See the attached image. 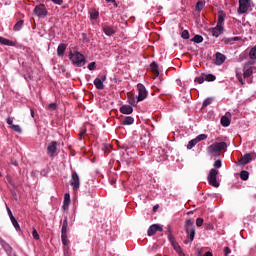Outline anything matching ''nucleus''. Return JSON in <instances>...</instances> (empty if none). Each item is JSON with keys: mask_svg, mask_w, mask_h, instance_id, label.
Here are the masks:
<instances>
[{"mask_svg": "<svg viewBox=\"0 0 256 256\" xmlns=\"http://www.w3.org/2000/svg\"><path fill=\"white\" fill-rule=\"evenodd\" d=\"M227 149V143L225 142H214L212 145L206 148L208 155H213V157H219L221 151Z\"/></svg>", "mask_w": 256, "mask_h": 256, "instance_id": "obj_1", "label": "nucleus"}, {"mask_svg": "<svg viewBox=\"0 0 256 256\" xmlns=\"http://www.w3.org/2000/svg\"><path fill=\"white\" fill-rule=\"evenodd\" d=\"M185 231L187 233V240H185L184 243L185 245H189V243H193L195 240V223L193 220H186Z\"/></svg>", "mask_w": 256, "mask_h": 256, "instance_id": "obj_2", "label": "nucleus"}, {"mask_svg": "<svg viewBox=\"0 0 256 256\" xmlns=\"http://www.w3.org/2000/svg\"><path fill=\"white\" fill-rule=\"evenodd\" d=\"M69 58L76 67H83L85 65V56L81 52H70Z\"/></svg>", "mask_w": 256, "mask_h": 256, "instance_id": "obj_3", "label": "nucleus"}, {"mask_svg": "<svg viewBox=\"0 0 256 256\" xmlns=\"http://www.w3.org/2000/svg\"><path fill=\"white\" fill-rule=\"evenodd\" d=\"M217 175H219V171L212 168L207 177L209 185L215 187L216 189L220 185L219 181H217Z\"/></svg>", "mask_w": 256, "mask_h": 256, "instance_id": "obj_4", "label": "nucleus"}, {"mask_svg": "<svg viewBox=\"0 0 256 256\" xmlns=\"http://www.w3.org/2000/svg\"><path fill=\"white\" fill-rule=\"evenodd\" d=\"M67 227H69V223H68L67 217H66L63 220L62 230H61V241H62V245H64V247H67V245H69V239L67 238Z\"/></svg>", "mask_w": 256, "mask_h": 256, "instance_id": "obj_5", "label": "nucleus"}, {"mask_svg": "<svg viewBox=\"0 0 256 256\" xmlns=\"http://www.w3.org/2000/svg\"><path fill=\"white\" fill-rule=\"evenodd\" d=\"M251 5H253V2L251 0H239V8H238L239 15H243L244 13H247V11L251 9Z\"/></svg>", "mask_w": 256, "mask_h": 256, "instance_id": "obj_6", "label": "nucleus"}, {"mask_svg": "<svg viewBox=\"0 0 256 256\" xmlns=\"http://www.w3.org/2000/svg\"><path fill=\"white\" fill-rule=\"evenodd\" d=\"M70 185L73 188V191H78L81 187V179L79 178V174L75 171H72L71 173Z\"/></svg>", "mask_w": 256, "mask_h": 256, "instance_id": "obj_7", "label": "nucleus"}, {"mask_svg": "<svg viewBox=\"0 0 256 256\" xmlns=\"http://www.w3.org/2000/svg\"><path fill=\"white\" fill-rule=\"evenodd\" d=\"M137 89H138V101H145V99H147V95H149V92H147V88H145V85L139 83L137 85Z\"/></svg>", "mask_w": 256, "mask_h": 256, "instance_id": "obj_8", "label": "nucleus"}, {"mask_svg": "<svg viewBox=\"0 0 256 256\" xmlns=\"http://www.w3.org/2000/svg\"><path fill=\"white\" fill-rule=\"evenodd\" d=\"M47 13V7H45V4H39L34 8V14H36V16L40 19L43 17H47Z\"/></svg>", "mask_w": 256, "mask_h": 256, "instance_id": "obj_9", "label": "nucleus"}, {"mask_svg": "<svg viewBox=\"0 0 256 256\" xmlns=\"http://www.w3.org/2000/svg\"><path fill=\"white\" fill-rule=\"evenodd\" d=\"M57 145H59L57 141L50 142L47 146V155L55 157V153H57Z\"/></svg>", "mask_w": 256, "mask_h": 256, "instance_id": "obj_10", "label": "nucleus"}, {"mask_svg": "<svg viewBox=\"0 0 256 256\" xmlns=\"http://www.w3.org/2000/svg\"><path fill=\"white\" fill-rule=\"evenodd\" d=\"M253 159H256L255 153H248L245 154L239 161L240 165H247V163H251Z\"/></svg>", "mask_w": 256, "mask_h": 256, "instance_id": "obj_11", "label": "nucleus"}, {"mask_svg": "<svg viewBox=\"0 0 256 256\" xmlns=\"http://www.w3.org/2000/svg\"><path fill=\"white\" fill-rule=\"evenodd\" d=\"M157 231H163V226L160 224H153L148 228L147 235L148 237H153Z\"/></svg>", "mask_w": 256, "mask_h": 256, "instance_id": "obj_12", "label": "nucleus"}, {"mask_svg": "<svg viewBox=\"0 0 256 256\" xmlns=\"http://www.w3.org/2000/svg\"><path fill=\"white\" fill-rule=\"evenodd\" d=\"M105 81H107V76H101V78H96L94 80V85L96 87V89H99L100 91L105 89V85L103 83H105Z\"/></svg>", "mask_w": 256, "mask_h": 256, "instance_id": "obj_13", "label": "nucleus"}, {"mask_svg": "<svg viewBox=\"0 0 256 256\" xmlns=\"http://www.w3.org/2000/svg\"><path fill=\"white\" fill-rule=\"evenodd\" d=\"M253 62L249 61L244 65V78L247 79V77H251L253 75Z\"/></svg>", "mask_w": 256, "mask_h": 256, "instance_id": "obj_14", "label": "nucleus"}, {"mask_svg": "<svg viewBox=\"0 0 256 256\" xmlns=\"http://www.w3.org/2000/svg\"><path fill=\"white\" fill-rule=\"evenodd\" d=\"M229 117H231V113L229 112H227L225 116L221 117L220 123L222 127H229L231 125V119H229Z\"/></svg>", "mask_w": 256, "mask_h": 256, "instance_id": "obj_15", "label": "nucleus"}, {"mask_svg": "<svg viewBox=\"0 0 256 256\" xmlns=\"http://www.w3.org/2000/svg\"><path fill=\"white\" fill-rule=\"evenodd\" d=\"M103 32L105 33V35H107V37H113V35H115L116 33V30L113 26L104 25Z\"/></svg>", "mask_w": 256, "mask_h": 256, "instance_id": "obj_16", "label": "nucleus"}, {"mask_svg": "<svg viewBox=\"0 0 256 256\" xmlns=\"http://www.w3.org/2000/svg\"><path fill=\"white\" fill-rule=\"evenodd\" d=\"M226 17H227V14L223 10H220L218 12L217 25H219L220 27H223V25L225 24V18Z\"/></svg>", "mask_w": 256, "mask_h": 256, "instance_id": "obj_17", "label": "nucleus"}, {"mask_svg": "<svg viewBox=\"0 0 256 256\" xmlns=\"http://www.w3.org/2000/svg\"><path fill=\"white\" fill-rule=\"evenodd\" d=\"M223 26L220 25H216V27L210 29V33L211 35H213V37H219V35H221V33H223Z\"/></svg>", "mask_w": 256, "mask_h": 256, "instance_id": "obj_18", "label": "nucleus"}, {"mask_svg": "<svg viewBox=\"0 0 256 256\" xmlns=\"http://www.w3.org/2000/svg\"><path fill=\"white\" fill-rule=\"evenodd\" d=\"M225 55L221 54V52L216 53V60H215V65H222L225 63Z\"/></svg>", "mask_w": 256, "mask_h": 256, "instance_id": "obj_19", "label": "nucleus"}, {"mask_svg": "<svg viewBox=\"0 0 256 256\" xmlns=\"http://www.w3.org/2000/svg\"><path fill=\"white\" fill-rule=\"evenodd\" d=\"M120 113H123V115H131V113H133V107L129 105H123L120 107Z\"/></svg>", "mask_w": 256, "mask_h": 256, "instance_id": "obj_20", "label": "nucleus"}, {"mask_svg": "<svg viewBox=\"0 0 256 256\" xmlns=\"http://www.w3.org/2000/svg\"><path fill=\"white\" fill-rule=\"evenodd\" d=\"M67 49V45L65 44H60L57 48V55L58 57H62V55L65 54V51Z\"/></svg>", "mask_w": 256, "mask_h": 256, "instance_id": "obj_21", "label": "nucleus"}, {"mask_svg": "<svg viewBox=\"0 0 256 256\" xmlns=\"http://www.w3.org/2000/svg\"><path fill=\"white\" fill-rule=\"evenodd\" d=\"M70 203H71V195L69 193H66L64 195V204H63L64 209H68Z\"/></svg>", "mask_w": 256, "mask_h": 256, "instance_id": "obj_22", "label": "nucleus"}, {"mask_svg": "<svg viewBox=\"0 0 256 256\" xmlns=\"http://www.w3.org/2000/svg\"><path fill=\"white\" fill-rule=\"evenodd\" d=\"M167 235L168 241H170L171 245H175L177 241L175 240V236H173V234L171 233V226H168Z\"/></svg>", "mask_w": 256, "mask_h": 256, "instance_id": "obj_23", "label": "nucleus"}, {"mask_svg": "<svg viewBox=\"0 0 256 256\" xmlns=\"http://www.w3.org/2000/svg\"><path fill=\"white\" fill-rule=\"evenodd\" d=\"M239 37L224 38L222 41L225 45H233L235 41H239Z\"/></svg>", "mask_w": 256, "mask_h": 256, "instance_id": "obj_24", "label": "nucleus"}, {"mask_svg": "<svg viewBox=\"0 0 256 256\" xmlns=\"http://www.w3.org/2000/svg\"><path fill=\"white\" fill-rule=\"evenodd\" d=\"M0 44L1 45H6L7 47H13V41L7 39V38H3L0 36Z\"/></svg>", "mask_w": 256, "mask_h": 256, "instance_id": "obj_25", "label": "nucleus"}, {"mask_svg": "<svg viewBox=\"0 0 256 256\" xmlns=\"http://www.w3.org/2000/svg\"><path fill=\"white\" fill-rule=\"evenodd\" d=\"M133 123H135V119L131 116L125 117L122 121V125H133Z\"/></svg>", "mask_w": 256, "mask_h": 256, "instance_id": "obj_26", "label": "nucleus"}, {"mask_svg": "<svg viewBox=\"0 0 256 256\" xmlns=\"http://www.w3.org/2000/svg\"><path fill=\"white\" fill-rule=\"evenodd\" d=\"M150 68L152 69V73H154V75H159V66L156 64V62H152L150 64Z\"/></svg>", "mask_w": 256, "mask_h": 256, "instance_id": "obj_27", "label": "nucleus"}, {"mask_svg": "<svg viewBox=\"0 0 256 256\" xmlns=\"http://www.w3.org/2000/svg\"><path fill=\"white\" fill-rule=\"evenodd\" d=\"M24 23H25V22H24L23 20L18 21V22L14 25L13 31H21V29H23V24H24Z\"/></svg>", "mask_w": 256, "mask_h": 256, "instance_id": "obj_28", "label": "nucleus"}, {"mask_svg": "<svg viewBox=\"0 0 256 256\" xmlns=\"http://www.w3.org/2000/svg\"><path fill=\"white\" fill-rule=\"evenodd\" d=\"M211 103H213V98L212 97H208L203 101L202 104V109H205V107H209V105H211Z\"/></svg>", "mask_w": 256, "mask_h": 256, "instance_id": "obj_29", "label": "nucleus"}, {"mask_svg": "<svg viewBox=\"0 0 256 256\" xmlns=\"http://www.w3.org/2000/svg\"><path fill=\"white\" fill-rule=\"evenodd\" d=\"M13 227L16 229V231H21V226L19 225V222H17L16 218L10 219Z\"/></svg>", "mask_w": 256, "mask_h": 256, "instance_id": "obj_30", "label": "nucleus"}, {"mask_svg": "<svg viewBox=\"0 0 256 256\" xmlns=\"http://www.w3.org/2000/svg\"><path fill=\"white\" fill-rule=\"evenodd\" d=\"M128 103L133 107H137V103H139V98L137 97V100H136L135 97H130L128 98Z\"/></svg>", "mask_w": 256, "mask_h": 256, "instance_id": "obj_31", "label": "nucleus"}, {"mask_svg": "<svg viewBox=\"0 0 256 256\" xmlns=\"http://www.w3.org/2000/svg\"><path fill=\"white\" fill-rule=\"evenodd\" d=\"M240 179H242V181H247V179H249V172L245 170L241 171Z\"/></svg>", "mask_w": 256, "mask_h": 256, "instance_id": "obj_32", "label": "nucleus"}, {"mask_svg": "<svg viewBox=\"0 0 256 256\" xmlns=\"http://www.w3.org/2000/svg\"><path fill=\"white\" fill-rule=\"evenodd\" d=\"M173 249L178 253V255H183V250L181 249V246L176 242V244H172Z\"/></svg>", "mask_w": 256, "mask_h": 256, "instance_id": "obj_33", "label": "nucleus"}, {"mask_svg": "<svg viewBox=\"0 0 256 256\" xmlns=\"http://www.w3.org/2000/svg\"><path fill=\"white\" fill-rule=\"evenodd\" d=\"M249 57L252 60H256V46L252 47L249 52Z\"/></svg>", "mask_w": 256, "mask_h": 256, "instance_id": "obj_34", "label": "nucleus"}, {"mask_svg": "<svg viewBox=\"0 0 256 256\" xmlns=\"http://www.w3.org/2000/svg\"><path fill=\"white\" fill-rule=\"evenodd\" d=\"M204 79L205 81L211 82V81H215L217 77L213 74H204Z\"/></svg>", "mask_w": 256, "mask_h": 256, "instance_id": "obj_35", "label": "nucleus"}, {"mask_svg": "<svg viewBox=\"0 0 256 256\" xmlns=\"http://www.w3.org/2000/svg\"><path fill=\"white\" fill-rule=\"evenodd\" d=\"M191 41H193L194 43H203V36L201 35H195Z\"/></svg>", "mask_w": 256, "mask_h": 256, "instance_id": "obj_36", "label": "nucleus"}, {"mask_svg": "<svg viewBox=\"0 0 256 256\" xmlns=\"http://www.w3.org/2000/svg\"><path fill=\"white\" fill-rule=\"evenodd\" d=\"M197 143L198 142H197L196 138L190 140L188 142L187 149H193V147H195V145H197Z\"/></svg>", "mask_w": 256, "mask_h": 256, "instance_id": "obj_37", "label": "nucleus"}, {"mask_svg": "<svg viewBox=\"0 0 256 256\" xmlns=\"http://www.w3.org/2000/svg\"><path fill=\"white\" fill-rule=\"evenodd\" d=\"M203 7H205V2L198 1L197 4H196V11H199V12L202 11Z\"/></svg>", "mask_w": 256, "mask_h": 256, "instance_id": "obj_38", "label": "nucleus"}, {"mask_svg": "<svg viewBox=\"0 0 256 256\" xmlns=\"http://www.w3.org/2000/svg\"><path fill=\"white\" fill-rule=\"evenodd\" d=\"M195 83H198L199 85H202V83H205V76L202 74V76L195 78Z\"/></svg>", "mask_w": 256, "mask_h": 256, "instance_id": "obj_39", "label": "nucleus"}, {"mask_svg": "<svg viewBox=\"0 0 256 256\" xmlns=\"http://www.w3.org/2000/svg\"><path fill=\"white\" fill-rule=\"evenodd\" d=\"M32 237H33V239H35L36 241H39V239H40L39 232H37V229H35V228H33Z\"/></svg>", "mask_w": 256, "mask_h": 256, "instance_id": "obj_40", "label": "nucleus"}, {"mask_svg": "<svg viewBox=\"0 0 256 256\" xmlns=\"http://www.w3.org/2000/svg\"><path fill=\"white\" fill-rule=\"evenodd\" d=\"M10 129H12L13 131H15L16 133H22V130H21V126H19V125H12L11 127H10Z\"/></svg>", "mask_w": 256, "mask_h": 256, "instance_id": "obj_41", "label": "nucleus"}, {"mask_svg": "<svg viewBox=\"0 0 256 256\" xmlns=\"http://www.w3.org/2000/svg\"><path fill=\"white\" fill-rule=\"evenodd\" d=\"M236 77L239 81V83H241L242 85H244L245 82H243V77L241 76V72H239V70H236Z\"/></svg>", "mask_w": 256, "mask_h": 256, "instance_id": "obj_42", "label": "nucleus"}, {"mask_svg": "<svg viewBox=\"0 0 256 256\" xmlns=\"http://www.w3.org/2000/svg\"><path fill=\"white\" fill-rule=\"evenodd\" d=\"M195 139L199 143V141H205V139H207V135L206 134H200Z\"/></svg>", "mask_w": 256, "mask_h": 256, "instance_id": "obj_43", "label": "nucleus"}, {"mask_svg": "<svg viewBox=\"0 0 256 256\" xmlns=\"http://www.w3.org/2000/svg\"><path fill=\"white\" fill-rule=\"evenodd\" d=\"M90 19H93V20L99 19V12L98 11L92 12L90 14Z\"/></svg>", "mask_w": 256, "mask_h": 256, "instance_id": "obj_44", "label": "nucleus"}, {"mask_svg": "<svg viewBox=\"0 0 256 256\" xmlns=\"http://www.w3.org/2000/svg\"><path fill=\"white\" fill-rule=\"evenodd\" d=\"M181 37L182 39H189V31L188 30L182 31Z\"/></svg>", "mask_w": 256, "mask_h": 256, "instance_id": "obj_45", "label": "nucleus"}, {"mask_svg": "<svg viewBox=\"0 0 256 256\" xmlns=\"http://www.w3.org/2000/svg\"><path fill=\"white\" fill-rule=\"evenodd\" d=\"M216 169H221L222 163L221 160H216L213 165Z\"/></svg>", "mask_w": 256, "mask_h": 256, "instance_id": "obj_46", "label": "nucleus"}, {"mask_svg": "<svg viewBox=\"0 0 256 256\" xmlns=\"http://www.w3.org/2000/svg\"><path fill=\"white\" fill-rule=\"evenodd\" d=\"M6 211L8 213V216L10 217V220L15 218V216H13V212H11V208L7 206Z\"/></svg>", "mask_w": 256, "mask_h": 256, "instance_id": "obj_47", "label": "nucleus"}, {"mask_svg": "<svg viewBox=\"0 0 256 256\" xmlns=\"http://www.w3.org/2000/svg\"><path fill=\"white\" fill-rule=\"evenodd\" d=\"M203 218H197L196 220V225L197 227H202L203 226Z\"/></svg>", "mask_w": 256, "mask_h": 256, "instance_id": "obj_48", "label": "nucleus"}, {"mask_svg": "<svg viewBox=\"0 0 256 256\" xmlns=\"http://www.w3.org/2000/svg\"><path fill=\"white\" fill-rule=\"evenodd\" d=\"M224 253H225V256L231 255V248L230 247H225L224 248Z\"/></svg>", "mask_w": 256, "mask_h": 256, "instance_id": "obj_49", "label": "nucleus"}, {"mask_svg": "<svg viewBox=\"0 0 256 256\" xmlns=\"http://www.w3.org/2000/svg\"><path fill=\"white\" fill-rule=\"evenodd\" d=\"M88 69H89V71H95V62H91V63L88 65Z\"/></svg>", "mask_w": 256, "mask_h": 256, "instance_id": "obj_50", "label": "nucleus"}, {"mask_svg": "<svg viewBox=\"0 0 256 256\" xmlns=\"http://www.w3.org/2000/svg\"><path fill=\"white\" fill-rule=\"evenodd\" d=\"M48 108H49L51 111H55V109H57V104L51 103V104H49Z\"/></svg>", "mask_w": 256, "mask_h": 256, "instance_id": "obj_51", "label": "nucleus"}, {"mask_svg": "<svg viewBox=\"0 0 256 256\" xmlns=\"http://www.w3.org/2000/svg\"><path fill=\"white\" fill-rule=\"evenodd\" d=\"M7 123L10 125V128L13 127V117H8L7 118Z\"/></svg>", "mask_w": 256, "mask_h": 256, "instance_id": "obj_52", "label": "nucleus"}, {"mask_svg": "<svg viewBox=\"0 0 256 256\" xmlns=\"http://www.w3.org/2000/svg\"><path fill=\"white\" fill-rule=\"evenodd\" d=\"M106 3H113L117 7V2L115 0H105Z\"/></svg>", "mask_w": 256, "mask_h": 256, "instance_id": "obj_53", "label": "nucleus"}, {"mask_svg": "<svg viewBox=\"0 0 256 256\" xmlns=\"http://www.w3.org/2000/svg\"><path fill=\"white\" fill-rule=\"evenodd\" d=\"M85 133H87V129H83L82 131H80V137H83Z\"/></svg>", "mask_w": 256, "mask_h": 256, "instance_id": "obj_54", "label": "nucleus"}, {"mask_svg": "<svg viewBox=\"0 0 256 256\" xmlns=\"http://www.w3.org/2000/svg\"><path fill=\"white\" fill-rule=\"evenodd\" d=\"M204 256H213V253H211L210 251H208V252H206V253L204 254Z\"/></svg>", "mask_w": 256, "mask_h": 256, "instance_id": "obj_55", "label": "nucleus"}, {"mask_svg": "<svg viewBox=\"0 0 256 256\" xmlns=\"http://www.w3.org/2000/svg\"><path fill=\"white\" fill-rule=\"evenodd\" d=\"M31 113V117H35V112L33 111V109L30 110Z\"/></svg>", "mask_w": 256, "mask_h": 256, "instance_id": "obj_56", "label": "nucleus"}, {"mask_svg": "<svg viewBox=\"0 0 256 256\" xmlns=\"http://www.w3.org/2000/svg\"><path fill=\"white\" fill-rule=\"evenodd\" d=\"M157 209H159L158 205L153 207V211H157Z\"/></svg>", "mask_w": 256, "mask_h": 256, "instance_id": "obj_57", "label": "nucleus"}, {"mask_svg": "<svg viewBox=\"0 0 256 256\" xmlns=\"http://www.w3.org/2000/svg\"><path fill=\"white\" fill-rule=\"evenodd\" d=\"M82 35H83V37H87V34H85V33H83Z\"/></svg>", "mask_w": 256, "mask_h": 256, "instance_id": "obj_58", "label": "nucleus"}, {"mask_svg": "<svg viewBox=\"0 0 256 256\" xmlns=\"http://www.w3.org/2000/svg\"><path fill=\"white\" fill-rule=\"evenodd\" d=\"M180 256H185V254H183V252H182V254H179Z\"/></svg>", "mask_w": 256, "mask_h": 256, "instance_id": "obj_59", "label": "nucleus"}, {"mask_svg": "<svg viewBox=\"0 0 256 256\" xmlns=\"http://www.w3.org/2000/svg\"><path fill=\"white\" fill-rule=\"evenodd\" d=\"M14 165H17V162H15Z\"/></svg>", "mask_w": 256, "mask_h": 256, "instance_id": "obj_60", "label": "nucleus"}, {"mask_svg": "<svg viewBox=\"0 0 256 256\" xmlns=\"http://www.w3.org/2000/svg\"><path fill=\"white\" fill-rule=\"evenodd\" d=\"M0 177H1V172H0Z\"/></svg>", "mask_w": 256, "mask_h": 256, "instance_id": "obj_61", "label": "nucleus"}]
</instances>
